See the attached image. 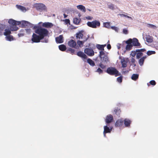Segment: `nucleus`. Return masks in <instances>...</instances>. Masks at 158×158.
<instances>
[{"instance_id": "obj_19", "label": "nucleus", "mask_w": 158, "mask_h": 158, "mask_svg": "<svg viewBox=\"0 0 158 158\" xmlns=\"http://www.w3.org/2000/svg\"><path fill=\"white\" fill-rule=\"evenodd\" d=\"M126 43L127 44L126 47V50H129L131 49L133 46L130 41L127 42V40L126 41Z\"/></svg>"}, {"instance_id": "obj_10", "label": "nucleus", "mask_w": 158, "mask_h": 158, "mask_svg": "<svg viewBox=\"0 0 158 158\" xmlns=\"http://www.w3.org/2000/svg\"><path fill=\"white\" fill-rule=\"evenodd\" d=\"M77 55L81 57L83 59V60L85 62V60L87 58V56L86 55L84 54L83 52L79 51L77 53Z\"/></svg>"}, {"instance_id": "obj_38", "label": "nucleus", "mask_w": 158, "mask_h": 158, "mask_svg": "<svg viewBox=\"0 0 158 158\" xmlns=\"http://www.w3.org/2000/svg\"><path fill=\"white\" fill-rule=\"evenodd\" d=\"M106 64H104V63L100 62L98 66L100 67L102 69H105L106 67Z\"/></svg>"}, {"instance_id": "obj_39", "label": "nucleus", "mask_w": 158, "mask_h": 158, "mask_svg": "<svg viewBox=\"0 0 158 158\" xmlns=\"http://www.w3.org/2000/svg\"><path fill=\"white\" fill-rule=\"evenodd\" d=\"M156 52L155 51H148L147 52V54L148 56H150L152 54H155Z\"/></svg>"}, {"instance_id": "obj_42", "label": "nucleus", "mask_w": 158, "mask_h": 158, "mask_svg": "<svg viewBox=\"0 0 158 158\" xmlns=\"http://www.w3.org/2000/svg\"><path fill=\"white\" fill-rule=\"evenodd\" d=\"M148 26L149 27H150L154 29H156L157 28V27L156 26L150 24H148Z\"/></svg>"}, {"instance_id": "obj_29", "label": "nucleus", "mask_w": 158, "mask_h": 158, "mask_svg": "<svg viewBox=\"0 0 158 158\" xmlns=\"http://www.w3.org/2000/svg\"><path fill=\"white\" fill-rule=\"evenodd\" d=\"M139 75L137 74H133L131 77V78L132 80L136 81L139 78Z\"/></svg>"}, {"instance_id": "obj_28", "label": "nucleus", "mask_w": 158, "mask_h": 158, "mask_svg": "<svg viewBox=\"0 0 158 158\" xmlns=\"http://www.w3.org/2000/svg\"><path fill=\"white\" fill-rule=\"evenodd\" d=\"M59 48L60 50L64 51L66 50V47L64 45L61 44L59 46Z\"/></svg>"}, {"instance_id": "obj_52", "label": "nucleus", "mask_w": 158, "mask_h": 158, "mask_svg": "<svg viewBox=\"0 0 158 158\" xmlns=\"http://www.w3.org/2000/svg\"><path fill=\"white\" fill-rule=\"evenodd\" d=\"M146 41L148 43H151L152 41V40L151 39L147 38Z\"/></svg>"}, {"instance_id": "obj_37", "label": "nucleus", "mask_w": 158, "mask_h": 158, "mask_svg": "<svg viewBox=\"0 0 158 158\" xmlns=\"http://www.w3.org/2000/svg\"><path fill=\"white\" fill-rule=\"evenodd\" d=\"M103 26L105 27L108 28H110L111 27H110V23L109 22L103 23Z\"/></svg>"}, {"instance_id": "obj_56", "label": "nucleus", "mask_w": 158, "mask_h": 158, "mask_svg": "<svg viewBox=\"0 0 158 158\" xmlns=\"http://www.w3.org/2000/svg\"><path fill=\"white\" fill-rule=\"evenodd\" d=\"M107 48L108 49H110L111 48V47L110 44H107Z\"/></svg>"}, {"instance_id": "obj_8", "label": "nucleus", "mask_w": 158, "mask_h": 158, "mask_svg": "<svg viewBox=\"0 0 158 158\" xmlns=\"http://www.w3.org/2000/svg\"><path fill=\"white\" fill-rule=\"evenodd\" d=\"M21 22V26L23 27H26L29 28L32 27L33 26V24L31 23L28 21H23Z\"/></svg>"}, {"instance_id": "obj_23", "label": "nucleus", "mask_w": 158, "mask_h": 158, "mask_svg": "<svg viewBox=\"0 0 158 158\" xmlns=\"http://www.w3.org/2000/svg\"><path fill=\"white\" fill-rule=\"evenodd\" d=\"M89 38V36L88 35V37L84 39L83 41L78 40L77 41V44L79 46L81 47V45H82L84 44V42L87 40Z\"/></svg>"}, {"instance_id": "obj_40", "label": "nucleus", "mask_w": 158, "mask_h": 158, "mask_svg": "<svg viewBox=\"0 0 158 158\" xmlns=\"http://www.w3.org/2000/svg\"><path fill=\"white\" fill-rule=\"evenodd\" d=\"M123 79V76H120V77H118L117 79V81L119 83H120L122 82Z\"/></svg>"}, {"instance_id": "obj_33", "label": "nucleus", "mask_w": 158, "mask_h": 158, "mask_svg": "<svg viewBox=\"0 0 158 158\" xmlns=\"http://www.w3.org/2000/svg\"><path fill=\"white\" fill-rule=\"evenodd\" d=\"M17 25H14L11 26L10 30L12 31H16L18 30V28L16 26Z\"/></svg>"}, {"instance_id": "obj_53", "label": "nucleus", "mask_w": 158, "mask_h": 158, "mask_svg": "<svg viewBox=\"0 0 158 158\" xmlns=\"http://www.w3.org/2000/svg\"><path fill=\"white\" fill-rule=\"evenodd\" d=\"M64 22L66 24H67L69 23L70 24V20L69 19H65L64 20Z\"/></svg>"}, {"instance_id": "obj_62", "label": "nucleus", "mask_w": 158, "mask_h": 158, "mask_svg": "<svg viewBox=\"0 0 158 158\" xmlns=\"http://www.w3.org/2000/svg\"><path fill=\"white\" fill-rule=\"evenodd\" d=\"M2 34V32L0 31V35H1Z\"/></svg>"}, {"instance_id": "obj_59", "label": "nucleus", "mask_w": 158, "mask_h": 158, "mask_svg": "<svg viewBox=\"0 0 158 158\" xmlns=\"http://www.w3.org/2000/svg\"><path fill=\"white\" fill-rule=\"evenodd\" d=\"M126 17H127V18H128L130 19H131V20H132V18L131 17H130V16H127H127H126Z\"/></svg>"}, {"instance_id": "obj_45", "label": "nucleus", "mask_w": 158, "mask_h": 158, "mask_svg": "<svg viewBox=\"0 0 158 158\" xmlns=\"http://www.w3.org/2000/svg\"><path fill=\"white\" fill-rule=\"evenodd\" d=\"M110 28L113 30H114L116 32H118L119 28L115 26H111Z\"/></svg>"}, {"instance_id": "obj_54", "label": "nucleus", "mask_w": 158, "mask_h": 158, "mask_svg": "<svg viewBox=\"0 0 158 158\" xmlns=\"http://www.w3.org/2000/svg\"><path fill=\"white\" fill-rule=\"evenodd\" d=\"M85 18L89 20H91L93 19V17H91V16H89L86 17H85Z\"/></svg>"}, {"instance_id": "obj_1", "label": "nucleus", "mask_w": 158, "mask_h": 158, "mask_svg": "<svg viewBox=\"0 0 158 158\" xmlns=\"http://www.w3.org/2000/svg\"><path fill=\"white\" fill-rule=\"evenodd\" d=\"M35 32L40 36L42 40V43H48L49 41V31L48 30L42 27H40L35 30Z\"/></svg>"}, {"instance_id": "obj_41", "label": "nucleus", "mask_w": 158, "mask_h": 158, "mask_svg": "<svg viewBox=\"0 0 158 158\" xmlns=\"http://www.w3.org/2000/svg\"><path fill=\"white\" fill-rule=\"evenodd\" d=\"M95 72L98 73L99 74H102L103 73V70L99 68H98Z\"/></svg>"}, {"instance_id": "obj_27", "label": "nucleus", "mask_w": 158, "mask_h": 158, "mask_svg": "<svg viewBox=\"0 0 158 158\" xmlns=\"http://www.w3.org/2000/svg\"><path fill=\"white\" fill-rule=\"evenodd\" d=\"M87 62L91 66H94L95 65V63L94 61H93L91 59L88 58L87 59Z\"/></svg>"}, {"instance_id": "obj_22", "label": "nucleus", "mask_w": 158, "mask_h": 158, "mask_svg": "<svg viewBox=\"0 0 158 158\" xmlns=\"http://www.w3.org/2000/svg\"><path fill=\"white\" fill-rule=\"evenodd\" d=\"M106 46V44L104 45H100L97 44L96 45V48L99 50L101 51H103L104 50V47Z\"/></svg>"}, {"instance_id": "obj_63", "label": "nucleus", "mask_w": 158, "mask_h": 158, "mask_svg": "<svg viewBox=\"0 0 158 158\" xmlns=\"http://www.w3.org/2000/svg\"><path fill=\"white\" fill-rule=\"evenodd\" d=\"M120 47L119 46H118V49H119L120 48Z\"/></svg>"}, {"instance_id": "obj_46", "label": "nucleus", "mask_w": 158, "mask_h": 158, "mask_svg": "<svg viewBox=\"0 0 158 158\" xmlns=\"http://www.w3.org/2000/svg\"><path fill=\"white\" fill-rule=\"evenodd\" d=\"M25 31H26L27 33H29L30 32L31 30L30 29H21V31H22L23 32H24Z\"/></svg>"}, {"instance_id": "obj_25", "label": "nucleus", "mask_w": 158, "mask_h": 158, "mask_svg": "<svg viewBox=\"0 0 158 158\" xmlns=\"http://www.w3.org/2000/svg\"><path fill=\"white\" fill-rule=\"evenodd\" d=\"M77 7L78 9L81 10L84 12H85L86 11L85 7L82 5H78L77 6Z\"/></svg>"}, {"instance_id": "obj_58", "label": "nucleus", "mask_w": 158, "mask_h": 158, "mask_svg": "<svg viewBox=\"0 0 158 158\" xmlns=\"http://www.w3.org/2000/svg\"><path fill=\"white\" fill-rule=\"evenodd\" d=\"M40 27H39L38 26H37V25H35L34 26V27H33V29H37L38 28Z\"/></svg>"}, {"instance_id": "obj_3", "label": "nucleus", "mask_w": 158, "mask_h": 158, "mask_svg": "<svg viewBox=\"0 0 158 158\" xmlns=\"http://www.w3.org/2000/svg\"><path fill=\"white\" fill-rule=\"evenodd\" d=\"M106 72L110 75H114L116 77L121 75V73L115 68L112 67L108 68L107 69Z\"/></svg>"}, {"instance_id": "obj_35", "label": "nucleus", "mask_w": 158, "mask_h": 158, "mask_svg": "<svg viewBox=\"0 0 158 158\" xmlns=\"http://www.w3.org/2000/svg\"><path fill=\"white\" fill-rule=\"evenodd\" d=\"M136 54V57L137 59H139L141 58V57L143 56V54L140 52H137Z\"/></svg>"}, {"instance_id": "obj_17", "label": "nucleus", "mask_w": 158, "mask_h": 158, "mask_svg": "<svg viewBox=\"0 0 158 158\" xmlns=\"http://www.w3.org/2000/svg\"><path fill=\"white\" fill-rule=\"evenodd\" d=\"M147 56H145L140 58L138 61V63L140 66H142L143 65L145 60Z\"/></svg>"}, {"instance_id": "obj_55", "label": "nucleus", "mask_w": 158, "mask_h": 158, "mask_svg": "<svg viewBox=\"0 0 158 158\" xmlns=\"http://www.w3.org/2000/svg\"><path fill=\"white\" fill-rule=\"evenodd\" d=\"M135 59L133 58H132L131 59V62L134 64L135 62Z\"/></svg>"}, {"instance_id": "obj_47", "label": "nucleus", "mask_w": 158, "mask_h": 158, "mask_svg": "<svg viewBox=\"0 0 158 158\" xmlns=\"http://www.w3.org/2000/svg\"><path fill=\"white\" fill-rule=\"evenodd\" d=\"M5 25L3 24H0V31L2 32V31H3L5 28Z\"/></svg>"}, {"instance_id": "obj_60", "label": "nucleus", "mask_w": 158, "mask_h": 158, "mask_svg": "<svg viewBox=\"0 0 158 158\" xmlns=\"http://www.w3.org/2000/svg\"><path fill=\"white\" fill-rule=\"evenodd\" d=\"M63 15H64V18H66L67 17V15H66L65 14H64Z\"/></svg>"}, {"instance_id": "obj_18", "label": "nucleus", "mask_w": 158, "mask_h": 158, "mask_svg": "<svg viewBox=\"0 0 158 158\" xmlns=\"http://www.w3.org/2000/svg\"><path fill=\"white\" fill-rule=\"evenodd\" d=\"M83 31H80L79 32L77 33L76 34V38L79 39H83V35L82 34Z\"/></svg>"}, {"instance_id": "obj_14", "label": "nucleus", "mask_w": 158, "mask_h": 158, "mask_svg": "<svg viewBox=\"0 0 158 158\" xmlns=\"http://www.w3.org/2000/svg\"><path fill=\"white\" fill-rule=\"evenodd\" d=\"M8 23L12 25V26L14 25H19L21 24V22L20 21H16L15 20L13 19H10L8 21Z\"/></svg>"}, {"instance_id": "obj_49", "label": "nucleus", "mask_w": 158, "mask_h": 158, "mask_svg": "<svg viewBox=\"0 0 158 158\" xmlns=\"http://www.w3.org/2000/svg\"><path fill=\"white\" fill-rule=\"evenodd\" d=\"M20 32H21L20 33H19L18 34V35L19 37L23 36L24 35V33H23V32H23L22 31H21V30H20Z\"/></svg>"}, {"instance_id": "obj_30", "label": "nucleus", "mask_w": 158, "mask_h": 158, "mask_svg": "<svg viewBox=\"0 0 158 158\" xmlns=\"http://www.w3.org/2000/svg\"><path fill=\"white\" fill-rule=\"evenodd\" d=\"M80 21L81 19L80 18H75L73 19V23L76 25L78 24L80 22Z\"/></svg>"}, {"instance_id": "obj_57", "label": "nucleus", "mask_w": 158, "mask_h": 158, "mask_svg": "<svg viewBox=\"0 0 158 158\" xmlns=\"http://www.w3.org/2000/svg\"><path fill=\"white\" fill-rule=\"evenodd\" d=\"M119 15L120 16H121L122 17H126V16H127V15H126L123 14H119Z\"/></svg>"}, {"instance_id": "obj_5", "label": "nucleus", "mask_w": 158, "mask_h": 158, "mask_svg": "<svg viewBox=\"0 0 158 158\" xmlns=\"http://www.w3.org/2000/svg\"><path fill=\"white\" fill-rule=\"evenodd\" d=\"M34 7L38 10H45L47 9L46 6L42 3H36L34 4Z\"/></svg>"}, {"instance_id": "obj_61", "label": "nucleus", "mask_w": 158, "mask_h": 158, "mask_svg": "<svg viewBox=\"0 0 158 158\" xmlns=\"http://www.w3.org/2000/svg\"><path fill=\"white\" fill-rule=\"evenodd\" d=\"M128 72V71H123V74H125L126 73H127Z\"/></svg>"}, {"instance_id": "obj_20", "label": "nucleus", "mask_w": 158, "mask_h": 158, "mask_svg": "<svg viewBox=\"0 0 158 158\" xmlns=\"http://www.w3.org/2000/svg\"><path fill=\"white\" fill-rule=\"evenodd\" d=\"M17 8L23 12H25L27 11L26 8L21 5H16V6Z\"/></svg>"}, {"instance_id": "obj_7", "label": "nucleus", "mask_w": 158, "mask_h": 158, "mask_svg": "<svg viewBox=\"0 0 158 158\" xmlns=\"http://www.w3.org/2000/svg\"><path fill=\"white\" fill-rule=\"evenodd\" d=\"M42 39H41L40 36L37 35V34L33 33L32 35V37L31 38V40L33 42L38 43L40 42L41 40H42Z\"/></svg>"}, {"instance_id": "obj_44", "label": "nucleus", "mask_w": 158, "mask_h": 158, "mask_svg": "<svg viewBox=\"0 0 158 158\" xmlns=\"http://www.w3.org/2000/svg\"><path fill=\"white\" fill-rule=\"evenodd\" d=\"M137 52H136V49L135 50V51H132L131 52V56L132 57H135L136 54H137Z\"/></svg>"}, {"instance_id": "obj_24", "label": "nucleus", "mask_w": 158, "mask_h": 158, "mask_svg": "<svg viewBox=\"0 0 158 158\" xmlns=\"http://www.w3.org/2000/svg\"><path fill=\"white\" fill-rule=\"evenodd\" d=\"M131 123V121L128 119L126 118L124 120V123L125 126L126 127L129 126Z\"/></svg>"}, {"instance_id": "obj_50", "label": "nucleus", "mask_w": 158, "mask_h": 158, "mask_svg": "<svg viewBox=\"0 0 158 158\" xmlns=\"http://www.w3.org/2000/svg\"><path fill=\"white\" fill-rule=\"evenodd\" d=\"M146 51V50L145 48L141 49H136V52H144Z\"/></svg>"}, {"instance_id": "obj_13", "label": "nucleus", "mask_w": 158, "mask_h": 158, "mask_svg": "<svg viewBox=\"0 0 158 158\" xmlns=\"http://www.w3.org/2000/svg\"><path fill=\"white\" fill-rule=\"evenodd\" d=\"M113 120V117L111 114L107 115L105 120L106 122V123H111Z\"/></svg>"}, {"instance_id": "obj_26", "label": "nucleus", "mask_w": 158, "mask_h": 158, "mask_svg": "<svg viewBox=\"0 0 158 158\" xmlns=\"http://www.w3.org/2000/svg\"><path fill=\"white\" fill-rule=\"evenodd\" d=\"M107 6L108 8L111 10H114L116 7L115 6L110 3H107Z\"/></svg>"}, {"instance_id": "obj_12", "label": "nucleus", "mask_w": 158, "mask_h": 158, "mask_svg": "<svg viewBox=\"0 0 158 158\" xmlns=\"http://www.w3.org/2000/svg\"><path fill=\"white\" fill-rule=\"evenodd\" d=\"M68 45L71 47L76 48V46L77 45L76 42L73 40H71L68 42Z\"/></svg>"}, {"instance_id": "obj_64", "label": "nucleus", "mask_w": 158, "mask_h": 158, "mask_svg": "<svg viewBox=\"0 0 158 158\" xmlns=\"http://www.w3.org/2000/svg\"><path fill=\"white\" fill-rule=\"evenodd\" d=\"M41 23V22H39L38 23L39 24H40Z\"/></svg>"}, {"instance_id": "obj_32", "label": "nucleus", "mask_w": 158, "mask_h": 158, "mask_svg": "<svg viewBox=\"0 0 158 158\" xmlns=\"http://www.w3.org/2000/svg\"><path fill=\"white\" fill-rule=\"evenodd\" d=\"M121 63L122 64V67L123 68H125L127 66V62L125 61L124 59H122L121 60Z\"/></svg>"}, {"instance_id": "obj_4", "label": "nucleus", "mask_w": 158, "mask_h": 158, "mask_svg": "<svg viewBox=\"0 0 158 158\" xmlns=\"http://www.w3.org/2000/svg\"><path fill=\"white\" fill-rule=\"evenodd\" d=\"M87 24L89 27L95 28L100 26V23L98 21L95 20L91 22H88Z\"/></svg>"}, {"instance_id": "obj_51", "label": "nucleus", "mask_w": 158, "mask_h": 158, "mask_svg": "<svg viewBox=\"0 0 158 158\" xmlns=\"http://www.w3.org/2000/svg\"><path fill=\"white\" fill-rule=\"evenodd\" d=\"M150 83L152 85H155L156 84V82L154 80H151L150 81Z\"/></svg>"}, {"instance_id": "obj_43", "label": "nucleus", "mask_w": 158, "mask_h": 158, "mask_svg": "<svg viewBox=\"0 0 158 158\" xmlns=\"http://www.w3.org/2000/svg\"><path fill=\"white\" fill-rule=\"evenodd\" d=\"M67 52H70V53L73 54L74 53L75 50L73 49H72L71 48H69L67 50Z\"/></svg>"}, {"instance_id": "obj_9", "label": "nucleus", "mask_w": 158, "mask_h": 158, "mask_svg": "<svg viewBox=\"0 0 158 158\" xmlns=\"http://www.w3.org/2000/svg\"><path fill=\"white\" fill-rule=\"evenodd\" d=\"M84 52L89 56H92L94 55V52L92 49L86 48L84 50Z\"/></svg>"}, {"instance_id": "obj_2", "label": "nucleus", "mask_w": 158, "mask_h": 158, "mask_svg": "<svg viewBox=\"0 0 158 158\" xmlns=\"http://www.w3.org/2000/svg\"><path fill=\"white\" fill-rule=\"evenodd\" d=\"M99 56L100 58L101 62L105 64H107L109 63L110 61L108 58L104 51H100Z\"/></svg>"}, {"instance_id": "obj_48", "label": "nucleus", "mask_w": 158, "mask_h": 158, "mask_svg": "<svg viewBox=\"0 0 158 158\" xmlns=\"http://www.w3.org/2000/svg\"><path fill=\"white\" fill-rule=\"evenodd\" d=\"M123 32L124 34L127 35L128 33V30L126 28H124L123 30Z\"/></svg>"}, {"instance_id": "obj_15", "label": "nucleus", "mask_w": 158, "mask_h": 158, "mask_svg": "<svg viewBox=\"0 0 158 158\" xmlns=\"http://www.w3.org/2000/svg\"><path fill=\"white\" fill-rule=\"evenodd\" d=\"M103 135L104 137H106V134L107 133H110L111 131V128L110 129L107 126H105L104 127Z\"/></svg>"}, {"instance_id": "obj_6", "label": "nucleus", "mask_w": 158, "mask_h": 158, "mask_svg": "<svg viewBox=\"0 0 158 158\" xmlns=\"http://www.w3.org/2000/svg\"><path fill=\"white\" fill-rule=\"evenodd\" d=\"M128 41H130L133 46H139V48L141 47V46H140L141 44L139 42L138 40L136 38H134L132 39H129L127 40V42Z\"/></svg>"}, {"instance_id": "obj_36", "label": "nucleus", "mask_w": 158, "mask_h": 158, "mask_svg": "<svg viewBox=\"0 0 158 158\" xmlns=\"http://www.w3.org/2000/svg\"><path fill=\"white\" fill-rule=\"evenodd\" d=\"M114 112L115 114H116L118 116L120 114L121 111L118 108H117L114 110Z\"/></svg>"}, {"instance_id": "obj_16", "label": "nucleus", "mask_w": 158, "mask_h": 158, "mask_svg": "<svg viewBox=\"0 0 158 158\" xmlns=\"http://www.w3.org/2000/svg\"><path fill=\"white\" fill-rule=\"evenodd\" d=\"M42 26L44 27L49 28L52 27L53 24L52 23L47 22L43 23Z\"/></svg>"}, {"instance_id": "obj_11", "label": "nucleus", "mask_w": 158, "mask_h": 158, "mask_svg": "<svg viewBox=\"0 0 158 158\" xmlns=\"http://www.w3.org/2000/svg\"><path fill=\"white\" fill-rule=\"evenodd\" d=\"M63 37L62 35H60L56 38L55 40L56 43L59 44L62 43L63 42Z\"/></svg>"}, {"instance_id": "obj_34", "label": "nucleus", "mask_w": 158, "mask_h": 158, "mask_svg": "<svg viewBox=\"0 0 158 158\" xmlns=\"http://www.w3.org/2000/svg\"><path fill=\"white\" fill-rule=\"evenodd\" d=\"M6 40H7L11 41L13 40V38L12 36L9 35L6 37Z\"/></svg>"}, {"instance_id": "obj_21", "label": "nucleus", "mask_w": 158, "mask_h": 158, "mask_svg": "<svg viewBox=\"0 0 158 158\" xmlns=\"http://www.w3.org/2000/svg\"><path fill=\"white\" fill-rule=\"evenodd\" d=\"M123 120L122 119H120L117 120L115 123L116 127H120L123 124Z\"/></svg>"}, {"instance_id": "obj_31", "label": "nucleus", "mask_w": 158, "mask_h": 158, "mask_svg": "<svg viewBox=\"0 0 158 158\" xmlns=\"http://www.w3.org/2000/svg\"><path fill=\"white\" fill-rule=\"evenodd\" d=\"M11 34V31L9 29H6L5 30V32L4 33V35L6 36L10 35V34Z\"/></svg>"}]
</instances>
